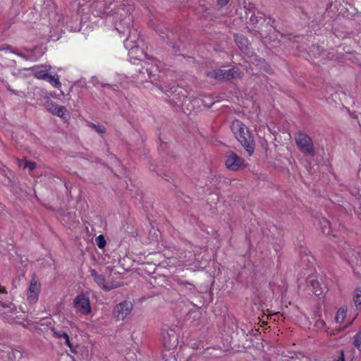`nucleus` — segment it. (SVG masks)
Segmentation results:
<instances>
[{
	"mask_svg": "<svg viewBox=\"0 0 361 361\" xmlns=\"http://www.w3.org/2000/svg\"><path fill=\"white\" fill-rule=\"evenodd\" d=\"M353 345L359 350H361V330L353 338Z\"/></svg>",
	"mask_w": 361,
	"mask_h": 361,
	"instance_id": "obj_23",
	"label": "nucleus"
},
{
	"mask_svg": "<svg viewBox=\"0 0 361 361\" xmlns=\"http://www.w3.org/2000/svg\"><path fill=\"white\" fill-rule=\"evenodd\" d=\"M52 331H53V336L57 338H61L62 336H63V334H66V332H64V331H56L54 329H53Z\"/></svg>",
	"mask_w": 361,
	"mask_h": 361,
	"instance_id": "obj_33",
	"label": "nucleus"
},
{
	"mask_svg": "<svg viewBox=\"0 0 361 361\" xmlns=\"http://www.w3.org/2000/svg\"><path fill=\"white\" fill-rule=\"evenodd\" d=\"M0 357L10 361H14L20 359L22 357V353L18 350L13 349L10 346L1 345L0 346Z\"/></svg>",
	"mask_w": 361,
	"mask_h": 361,
	"instance_id": "obj_10",
	"label": "nucleus"
},
{
	"mask_svg": "<svg viewBox=\"0 0 361 361\" xmlns=\"http://www.w3.org/2000/svg\"><path fill=\"white\" fill-rule=\"evenodd\" d=\"M46 108L49 112L59 117H63L66 112V109L64 106L59 105L52 101L47 102Z\"/></svg>",
	"mask_w": 361,
	"mask_h": 361,
	"instance_id": "obj_14",
	"label": "nucleus"
},
{
	"mask_svg": "<svg viewBox=\"0 0 361 361\" xmlns=\"http://www.w3.org/2000/svg\"><path fill=\"white\" fill-rule=\"evenodd\" d=\"M161 336L163 345L166 349H173L178 345V336L173 329L164 326L161 329Z\"/></svg>",
	"mask_w": 361,
	"mask_h": 361,
	"instance_id": "obj_7",
	"label": "nucleus"
},
{
	"mask_svg": "<svg viewBox=\"0 0 361 361\" xmlns=\"http://www.w3.org/2000/svg\"><path fill=\"white\" fill-rule=\"evenodd\" d=\"M75 307L80 312L88 314L91 311L90 300L83 295H78L74 300Z\"/></svg>",
	"mask_w": 361,
	"mask_h": 361,
	"instance_id": "obj_11",
	"label": "nucleus"
},
{
	"mask_svg": "<svg viewBox=\"0 0 361 361\" xmlns=\"http://www.w3.org/2000/svg\"><path fill=\"white\" fill-rule=\"evenodd\" d=\"M148 60L141 63V68L135 69L136 73L133 77L137 84H143L145 82L151 81L152 78H155L158 72V66L154 60Z\"/></svg>",
	"mask_w": 361,
	"mask_h": 361,
	"instance_id": "obj_2",
	"label": "nucleus"
},
{
	"mask_svg": "<svg viewBox=\"0 0 361 361\" xmlns=\"http://www.w3.org/2000/svg\"><path fill=\"white\" fill-rule=\"evenodd\" d=\"M94 282L101 287L104 290H110L111 288L105 285V277L104 275H99L97 279H95Z\"/></svg>",
	"mask_w": 361,
	"mask_h": 361,
	"instance_id": "obj_20",
	"label": "nucleus"
},
{
	"mask_svg": "<svg viewBox=\"0 0 361 361\" xmlns=\"http://www.w3.org/2000/svg\"><path fill=\"white\" fill-rule=\"evenodd\" d=\"M133 310V303L130 301L124 300L118 304L114 309L113 314L117 320H123Z\"/></svg>",
	"mask_w": 361,
	"mask_h": 361,
	"instance_id": "obj_8",
	"label": "nucleus"
},
{
	"mask_svg": "<svg viewBox=\"0 0 361 361\" xmlns=\"http://www.w3.org/2000/svg\"><path fill=\"white\" fill-rule=\"evenodd\" d=\"M35 78L45 80L48 75V69L45 66H35L31 68Z\"/></svg>",
	"mask_w": 361,
	"mask_h": 361,
	"instance_id": "obj_16",
	"label": "nucleus"
},
{
	"mask_svg": "<svg viewBox=\"0 0 361 361\" xmlns=\"http://www.w3.org/2000/svg\"><path fill=\"white\" fill-rule=\"evenodd\" d=\"M229 0H218V4L223 6L228 4Z\"/></svg>",
	"mask_w": 361,
	"mask_h": 361,
	"instance_id": "obj_35",
	"label": "nucleus"
},
{
	"mask_svg": "<svg viewBox=\"0 0 361 361\" xmlns=\"http://www.w3.org/2000/svg\"><path fill=\"white\" fill-rule=\"evenodd\" d=\"M231 129L248 154L251 156L255 148V142L247 127L240 120L235 119L232 122Z\"/></svg>",
	"mask_w": 361,
	"mask_h": 361,
	"instance_id": "obj_1",
	"label": "nucleus"
},
{
	"mask_svg": "<svg viewBox=\"0 0 361 361\" xmlns=\"http://www.w3.org/2000/svg\"><path fill=\"white\" fill-rule=\"evenodd\" d=\"M320 228H321L322 232L324 235H328L331 233L330 222L327 219H323L320 221Z\"/></svg>",
	"mask_w": 361,
	"mask_h": 361,
	"instance_id": "obj_18",
	"label": "nucleus"
},
{
	"mask_svg": "<svg viewBox=\"0 0 361 361\" xmlns=\"http://www.w3.org/2000/svg\"><path fill=\"white\" fill-rule=\"evenodd\" d=\"M225 165L231 171H236L246 166L245 160L233 151H229L225 156Z\"/></svg>",
	"mask_w": 361,
	"mask_h": 361,
	"instance_id": "obj_6",
	"label": "nucleus"
},
{
	"mask_svg": "<svg viewBox=\"0 0 361 361\" xmlns=\"http://www.w3.org/2000/svg\"><path fill=\"white\" fill-rule=\"evenodd\" d=\"M0 50H10L11 52L13 53L14 54L17 55V56H20L21 58L25 59V60H28V57L21 53H18V52H16V51H14L13 50L11 49V46H6V47H0Z\"/></svg>",
	"mask_w": 361,
	"mask_h": 361,
	"instance_id": "obj_27",
	"label": "nucleus"
},
{
	"mask_svg": "<svg viewBox=\"0 0 361 361\" xmlns=\"http://www.w3.org/2000/svg\"><path fill=\"white\" fill-rule=\"evenodd\" d=\"M174 281L177 284L181 286V292L190 295H195L197 293V288L193 283L180 278H176Z\"/></svg>",
	"mask_w": 361,
	"mask_h": 361,
	"instance_id": "obj_12",
	"label": "nucleus"
},
{
	"mask_svg": "<svg viewBox=\"0 0 361 361\" xmlns=\"http://www.w3.org/2000/svg\"><path fill=\"white\" fill-rule=\"evenodd\" d=\"M337 361H345V359H344V354L342 352L341 356L339 357V358L338 359Z\"/></svg>",
	"mask_w": 361,
	"mask_h": 361,
	"instance_id": "obj_38",
	"label": "nucleus"
},
{
	"mask_svg": "<svg viewBox=\"0 0 361 361\" xmlns=\"http://www.w3.org/2000/svg\"><path fill=\"white\" fill-rule=\"evenodd\" d=\"M91 126H92L93 130H94L97 133H98L99 134H102V133H104L106 132L105 128L104 126H102L92 124Z\"/></svg>",
	"mask_w": 361,
	"mask_h": 361,
	"instance_id": "obj_29",
	"label": "nucleus"
},
{
	"mask_svg": "<svg viewBox=\"0 0 361 361\" xmlns=\"http://www.w3.org/2000/svg\"><path fill=\"white\" fill-rule=\"evenodd\" d=\"M346 312L347 309L344 307H341L338 309L335 317V321L336 323L342 324L344 322L346 317Z\"/></svg>",
	"mask_w": 361,
	"mask_h": 361,
	"instance_id": "obj_19",
	"label": "nucleus"
},
{
	"mask_svg": "<svg viewBox=\"0 0 361 361\" xmlns=\"http://www.w3.org/2000/svg\"><path fill=\"white\" fill-rule=\"evenodd\" d=\"M133 16L130 14H129V15L126 16L125 17V18L121 20V21L119 23L120 25H123L126 27L127 31L128 32V37H126V43H128L129 41H130L132 42L135 41V37L132 39V37H131V32H132L131 28L133 27Z\"/></svg>",
	"mask_w": 361,
	"mask_h": 361,
	"instance_id": "obj_15",
	"label": "nucleus"
},
{
	"mask_svg": "<svg viewBox=\"0 0 361 361\" xmlns=\"http://www.w3.org/2000/svg\"><path fill=\"white\" fill-rule=\"evenodd\" d=\"M159 88L169 97H171L169 99V102L176 104L180 109H183L184 105L189 101L185 94V90L182 87L176 86L175 85L165 84L164 85H159Z\"/></svg>",
	"mask_w": 361,
	"mask_h": 361,
	"instance_id": "obj_3",
	"label": "nucleus"
},
{
	"mask_svg": "<svg viewBox=\"0 0 361 361\" xmlns=\"http://www.w3.org/2000/svg\"><path fill=\"white\" fill-rule=\"evenodd\" d=\"M63 336H62L61 338L64 339L65 344L67 345L70 348L71 352L75 353V351L74 350L73 345H72V343L70 341L68 335L66 333L65 334H63Z\"/></svg>",
	"mask_w": 361,
	"mask_h": 361,
	"instance_id": "obj_30",
	"label": "nucleus"
},
{
	"mask_svg": "<svg viewBox=\"0 0 361 361\" xmlns=\"http://www.w3.org/2000/svg\"><path fill=\"white\" fill-rule=\"evenodd\" d=\"M41 285L35 276H32L29 289L27 293V299L30 303H35L37 301L40 292Z\"/></svg>",
	"mask_w": 361,
	"mask_h": 361,
	"instance_id": "obj_9",
	"label": "nucleus"
},
{
	"mask_svg": "<svg viewBox=\"0 0 361 361\" xmlns=\"http://www.w3.org/2000/svg\"><path fill=\"white\" fill-rule=\"evenodd\" d=\"M353 301L355 306L361 305V289H356L353 295Z\"/></svg>",
	"mask_w": 361,
	"mask_h": 361,
	"instance_id": "obj_24",
	"label": "nucleus"
},
{
	"mask_svg": "<svg viewBox=\"0 0 361 361\" xmlns=\"http://www.w3.org/2000/svg\"><path fill=\"white\" fill-rule=\"evenodd\" d=\"M1 305L2 307H8V305H6V304H5V303H1V305Z\"/></svg>",
	"mask_w": 361,
	"mask_h": 361,
	"instance_id": "obj_39",
	"label": "nucleus"
},
{
	"mask_svg": "<svg viewBox=\"0 0 361 361\" xmlns=\"http://www.w3.org/2000/svg\"><path fill=\"white\" fill-rule=\"evenodd\" d=\"M63 336H62L61 338L64 339L65 344L67 345L70 348L71 352L75 353V351L74 350L73 345H72V343L70 341L68 335L66 333L65 334H63Z\"/></svg>",
	"mask_w": 361,
	"mask_h": 361,
	"instance_id": "obj_32",
	"label": "nucleus"
},
{
	"mask_svg": "<svg viewBox=\"0 0 361 361\" xmlns=\"http://www.w3.org/2000/svg\"><path fill=\"white\" fill-rule=\"evenodd\" d=\"M249 16L250 22L252 25H257L259 23L261 20H264L262 14L259 12H257V13H255L254 11H249L247 13V16Z\"/></svg>",
	"mask_w": 361,
	"mask_h": 361,
	"instance_id": "obj_17",
	"label": "nucleus"
},
{
	"mask_svg": "<svg viewBox=\"0 0 361 361\" xmlns=\"http://www.w3.org/2000/svg\"><path fill=\"white\" fill-rule=\"evenodd\" d=\"M116 29H117V30H118L119 32H122L123 34H125V33H126V31H125V30L120 31V30H119V29H118V27H117Z\"/></svg>",
	"mask_w": 361,
	"mask_h": 361,
	"instance_id": "obj_40",
	"label": "nucleus"
},
{
	"mask_svg": "<svg viewBox=\"0 0 361 361\" xmlns=\"http://www.w3.org/2000/svg\"><path fill=\"white\" fill-rule=\"evenodd\" d=\"M0 293H6V288L1 286H0Z\"/></svg>",
	"mask_w": 361,
	"mask_h": 361,
	"instance_id": "obj_37",
	"label": "nucleus"
},
{
	"mask_svg": "<svg viewBox=\"0 0 361 361\" xmlns=\"http://www.w3.org/2000/svg\"><path fill=\"white\" fill-rule=\"evenodd\" d=\"M209 78L218 81H228L235 78L241 77V72L237 68L220 69L216 68L206 72Z\"/></svg>",
	"mask_w": 361,
	"mask_h": 361,
	"instance_id": "obj_4",
	"label": "nucleus"
},
{
	"mask_svg": "<svg viewBox=\"0 0 361 361\" xmlns=\"http://www.w3.org/2000/svg\"><path fill=\"white\" fill-rule=\"evenodd\" d=\"M90 272L91 276L93 278L94 280L100 275L97 273V271L95 269H90Z\"/></svg>",
	"mask_w": 361,
	"mask_h": 361,
	"instance_id": "obj_34",
	"label": "nucleus"
},
{
	"mask_svg": "<svg viewBox=\"0 0 361 361\" xmlns=\"http://www.w3.org/2000/svg\"><path fill=\"white\" fill-rule=\"evenodd\" d=\"M46 81L49 82L54 87H58L61 85V82L58 78H56L54 75H51L48 73L47 77L45 79Z\"/></svg>",
	"mask_w": 361,
	"mask_h": 361,
	"instance_id": "obj_22",
	"label": "nucleus"
},
{
	"mask_svg": "<svg viewBox=\"0 0 361 361\" xmlns=\"http://www.w3.org/2000/svg\"><path fill=\"white\" fill-rule=\"evenodd\" d=\"M235 40L240 49H243L246 48L247 45V39L246 38L242 36H235Z\"/></svg>",
	"mask_w": 361,
	"mask_h": 361,
	"instance_id": "obj_21",
	"label": "nucleus"
},
{
	"mask_svg": "<svg viewBox=\"0 0 361 361\" xmlns=\"http://www.w3.org/2000/svg\"><path fill=\"white\" fill-rule=\"evenodd\" d=\"M295 140L302 153L307 156H314L313 142L308 135L302 132H299L295 135Z\"/></svg>",
	"mask_w": 361,
	"mask_h": 361,
	"instance_id": "obj_5",
	"label": "nucleus"
},
{
	"mask_svg": "<svg viewBox=\"0 0 361 361\" xmlns=\"http://www.w3.org/2000/svg\"><path fill=\"white\" fill-rule=\"evenodd\" d=\"M311 286L312 287V292L316 295H319L322 294V291L318 288L319 286V283L317 281H311Z\"/></svg>",
	"mask_w": 361,
	"mask_h": 361,
	"instance_id": "obj_25",
	"label": "nucleus"
},
{
	"mask_svg": "<svg viewBox=\"0 0 361 361\" xmlns=\"http://www.w3.org/2000/svg\"><path fill=\"white\" fill-rule=\"evenodd\" d=\"M293 38H295V37H293L291 34H283L279 31H277L274 27H273L272 32L271 33L269 36V39L271 41H277L279 42H282L283 44H288V42H290Z\"/></svg>",
	"mask_w": 361,
	"mask_h": 361,
	"instance_id": "obj_13",
	"label": "nucleus"
},
{
	"mask_svg": "<svg viewBox=\"0 0 361 361\" xmlns=\"http://www.w3.org/2000/svg\"><path fill=\"white\" fill-rule=\"evenodd\" d=\"M63 336H62L61 338L64 339L65 344L67 345L70 348L71 352L75 353V351L74 350L73 345H72V343L70 341L68 335L66 333L65 334H63Z\"/></svg>",
	"mask_w": 361,
	"mask_h": 361,
	"instance_id": "obj_31",
	"label": "nucleus"
},
{
	"mask_svg": "<svg viewBox=\"0 0 361 361\" xmlns=\"http://www.w3.org/2000/svg\"><path fill=\"white\" fill-rule=\"evenodd\" d=\"M102 86L103 87H105V86L109 87V85H103Z\"/></svg>",
	"mask_w": 361,
	"mask_h": 361,
	"instance_id": "obj_41",
	"label": "nucleus"
},
{
	"mask_svg": "<svg viewBox=\"0 0 361 361\" xmlns=\"http://www.w3.org/2000/svg\"><path fill=\"white\" fill-rule=\"evenodd\" d=\"M96 243H97V246L99 248H103L106 245V240H105L104 237L102 235H99L96 238Z\"/></svg>",
	"mask_w": 361,
	"mask_h": 361,
	"instance_id": "obj_28",
	"label": "nucleus"
},
{
	"mask_svg": "<svg viewBox=\"0 0 361 361\" xmlns=\"http://www.w3.org/2000/svg\"><path fill=\"white\" fill-rule=\"evenodd\" d=\"M24 163V167L28 168L30 171H33L36 168V163L33 161H27L26 159L22 160L20 163V165H22V163Z\"/></svg>",
	"mask_w": 361,
	"mask_h": 361,
	"instance_id": "obj_26",
	"label": "nucleus"
},
{
	"mask_svg": "<svg viewBox=\"0 0 361 361\" xmlns=\"http://www.w3.org/2000/svg\"><path fill=\"white\" fill-rule=\"evenodd\" d=\"M6 88L12 94H17V92L13 89L11 88V87L8 84L6 85Z\"/></svg>",
	"mask_w": 361,
	"mask_h": 361,
	"instance_id": "obj_36",
	"label": "nucleus"
}]
</instances>
